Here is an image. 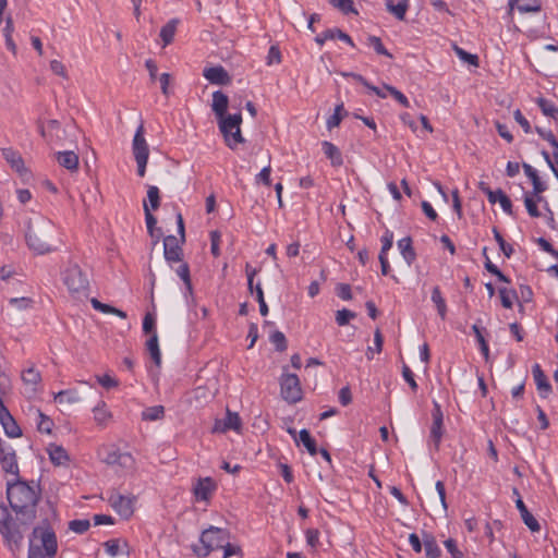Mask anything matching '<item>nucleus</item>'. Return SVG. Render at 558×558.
Returning a JSON list of instances; mask_svg holds the SVG:
<instances>
[{
    "label": "nucleus",
    "instance_id": "338daca9",
    "mask_svg": "<svg viewBox=\"0 0 558 558\" xmlns=\"http://www.w3.org/2000/svg\"><path fill=\"white\" fill-rule=\"evenodd\" d=\"M402 376H403L404 380L409 384L411 389L413 391H416L417 390V384H416V381L414 379V374L411 371V368L408 365H405V364L402 367Z\"/></svg>",
    "mask_w": 558,
    "mask_h": 558
},
{
    "label": "nucleus",
    "instance_id": "20e7f679",
    "mask_svg": "<svg viewBox=\"0 0 558 558\" xmlns=\"http://www.w3.org/2000/svg\"><path fill=\"white\" fill-rule=\"evenodd\" d=\"M28 524H22V520L14 521L4 505H0V534L4 545L13 555L20 551L23 545V527Z\"/></svg>",
    "mask_w": 558,
    "mask_h": 558
},
{
    "label": "nucleus",
    "instance_id": "bb28decb",
    "mask_svg": "<svg viewBox=\"0 0 558 558\" xmlns=\"http://www.w3.org/2000/svg\"><path fill=\"white\" fill-rule=\"evenodd\" d=\"M50 461L54 465H64L69 461V456L65 449L62 446H58L54 444H50L47 448Z\"/></svg>",
    "mask_w": 558,
    "mask_h": 558
},
{
    "label": "nucleus",
    "instance_id": "c03bdc74",
    "mask_svg": "<svg viewBox=\"0 0 558 558\" xmlns=\"http://www.w3.org/2000/svg\"><path fill=\"white\" fill-rule=\"evenodd\" d=\"M148 206L150 210H157L160 206L159 189L155 185H149L147 190Z\"/></svg>",
    "mask_w": 558,
    "mask_h": 558
},
{
    "label": "nucleus",
    "instance_id": "49530a36",
    "mask_svg": "<svg viewBox=\"0 0 558 558\" xmlns=\"http://www.w3.org/2000/svg\"><path fill=\"white\" fill-rule=\"evenodd\" d=\"M143 208H144V213H145V221H146L147 231L150 236H154V231H156L158 229V228H156L157 219L151 214V210L149 209V206L146 201H144V203H143Z\"/></svg>",
    "mask_w": 558,
    "mask_h": 558
},
{
    "label": "nucleus",
    "instance_id": "473e14b6",
    "mask_svg": "<svg viewBox=\"0 0 558 558\" xmlns=\"http://www.w3.org/2000/svg\"><path fill=\"white\" fill-rule=\"evenodd\" d=\"M299 442H301L311 456H316L318 449L315 439L311 436L307 429H302L299 433Z\"/></svg>",
    "mask_w": 558,
    "mask_h": 558
},
{
    "label": "nucleus",
    "instance_id": "4468645a",
    "mask_svg": "<svg viewBox=\"0 0 558 558\" xmlns=\"http://www.w3.org/2000/svg\"><path fill=\"white\" fill-rule=\"evenodd\" d=\"M216 489L217 484L211 477H201L193 486V494L196 500L208 501Z\"/></svg>",
    "mask_w": 558,
    "mask_h": 558
},
{
    "label": "nucleus",
    "instance_id": "9b49d317",
    "mask_svg": "<svg viewBox=\"0 0 558 558\" xmlns=\"http://www.w3.org/2000/svg\"><path fill=\"white\" fill-rule=\"evenodd\" d=\"M37 129L43 138L49 145H61L62 134L64 131L58 120H49L47 124L38 121Z\"/></svg>",
    "mask_w": 558,
    "mask_h": 558
},
{
    "label": "nucleus",
    "instance_id": "a19ab883",
    "mask_svg": "<svg viewBox=\"0 0 558 558\" xmlns=\"http://www.w3.org/2000/svg\"><path fill=\"white\" fill-rule=\"evenodd\" d=\"M424 549H425V554L428 558H438L441 553L435 538L430 535H426L424 537Z\"/></svg>",
    "mask_w": 558,
    "mask_h": 558
},
{
    "label": "nucleus",
    "instance_id": "7c9ffc66",
    "mask_svg": "<svg viewBox=\"0 0 558 558\" xmlns=\"http://www.w3.org/2000/svg\"><path fill=\"white\" fill-rule=\"evenodd\" d=\"M533 377L536 383L537 389L541 392H544L545 396L548 395L550 392L551 387L538 364H535L533 366Z\"/></svg>",
    "mask_w": 558,
    "mask_h": 558
},
{
    "label": "nucleus",
    "instance_id": "bf43d9fd",
    "mask_svg": "<svg viewBox=\"0 0 558 558\" xmlns=\"http://www.w3.org/2000/svg\"><path fill=\"white\" fill-rule=\"evenodd\" d=\"M493 233H494V236H495V240L497 241L500 250L502 251V253L507 256V257H510L511 254L513 253V248L510 244H508L504 238L501 236V234L499 233V231L495 228L493 229Z\"/></svg>",
    "mask_w": 558,
    "mask_h": 558
},
{
    "label": "nucleus",
    "instance_id": "052dcab7",
    "mask_svg": "<svg viewBox=\"0 0 558 558\" xmlns=\"http://www.w3.org/2000/svg\"><path fill=\"white\" fill-rule=\"evenodd\" d=\"M143 331L147 335H153L156 331V318L151 313H146L143 319Z\"/></svg>",
    "mask_w": 558,
    "mask_h": 558
},
{
    "label": "nucleus",
    "instance_id": "f03ea898",
    "mask_svg": "<svg viewBox=\"0 0 558 558\" xmlns=\"http://www.w3.org/2000/svg\"><path fill=\"white\" fill-rule=\"evenodd\" d=\"M58 551V541L53 529L45 520L35 526L28 538L27 558H54Z\"/></svg>",
    "mask_w": 558,
    "mask_h": 558
},
{
    "label": "nucleus",
    "instance_id": "680f3d73",
    "mask_svg": "<svg viewBox=\"0 0 558 558\" xmlns=\"http://www.w3.org/2000/svg\"><path fill=\"white\" fill-rule=\"evenodd\" d=\"M9 304L22 311L31 308L34 304V301L29 298H12L9 300Z\"/></svg>",
    "mask_w": 558,
    "mask_h": 558
},
{
    "label": "nucleus",
    "instance_id": "0eeeda50",
    "mask_svg": "<svg viewBox=\"0 0 558 558\" xmlns=\"http://www.w3.org/2000/svg\"><path fill=\"white\" fill-rule=\"evenodd\" d=\"M62 280L72 294H81L88 289V278L77 264H69L62 271Z\"/></svg>",
    "mask_w": 558,
    "mask_h": 558
},
{
    "label": "nucleus",
    "instance_id": "f257e3e1",
    "mask_svg": "<svg viewBox=\"0 0 558 558\" xmlns=\"http://www.w3.org/2000/svg\"><path fill=\"white\" fill-rule=\"evenodd\" d=\"M7 497L12 510L22 524H31L36 518V508L40 497V488L34 481L26 482L17 478L8 482Z\"/></svg>",
    "mask_w": 558,
    "mask_h": 558
},
{
    "label": "nucleus",
    "instance_id": "2f4dec72",
    "mask_svg": "<svg viewBox=\"0 0 558 558\" xmlns=\"http://www.w3.org/2000/svg\"><path fill=\"white\" fill-rule=\"evenodd\" d=\"M146 348L156 364V366H160L161 364V353L158 344V335L154 332L146 342Z\"/></svg>",
    "mask_w": 558,
    "mask_h": 558
},
{
    "label": "nucleus",
    "instance_id": "6e6d98bb",
    "mask_svg": "<svg viewBox=\"0 0 558 558\" xmlns=\"http://www.w3.org/2000/svg\"><path fill=\"white\" fill-rule=\"evenodd\" d=\"M38 417H39V421L37 423V429L40 433L50 434L51 433V428L53 426V422L48 416L43 414L40 411H38Z\"/></svg>",
    "mask_w": 558,
    "mask_h": 558
},
{
    "label": "nucleus",
    "instance_id": "09e8293b",
    "mask_svg": "<svg viewBox=\"0 0 558 558\" xmlns=\"http://www.w3.org/2000/svg\"><path fill=\"white\" fill-rule=\"evenodd\" d=\"M270 342L276 347V350L283 352L287 350V339L283 332L276 330L270 335Z\"/></svg>",
    "mask_w": 558,
    "mask_h": 558
},
{
    "label": "nucleus",
    "instance_id": "dca6fc26",
    "mask_svg": "<svg viewBox=\"0 0 558 558\" xmlns=\"http://www.w3.org/2000/svg\"><path fill=\"white\" fill-rule=\"evenodd\" d=\"M203 76L209 83L215 85L225 86L231 83V76L221 65L205 68L203 71Z\"/></svg>",
    "mask_w": 558,
    "mask_h": 558
},
{
    "label": "nucleus",
    "instance_id": "e2e57ef3",
    "mask_svg": "<svg viewBox=\"0 0 558 558\" xmlns=\"http://www.w3.org/2000/svg\"><path fill=\"white\" fill-rule=\"evenodd\" d=\"M387 92L392 96L401 106L408 108L410 106L409 100L404 94L395 88L393 86L385 85Z\"/></svg>",
    "mask_w": 558,
    "mask_h": 558
},
{
    "label": "nucleus",
    "instance_id": "f3484780",
    "mask_svg": "<svg viewBox=\"0 0 558 558\" xmlns=\"http://www.w3.org/2000/svg\"><path fill=\"white\" fill-rule=\"evenodd\" d=\"M480 189L487 195L488 197V201L492 203V204H495L496 202H499L502 209L508 213V214H511L512 210V205H511V201L510 198L501 191V190H497V191H492L485 183H480Z\"/></svg>",
    "mask_w": 558,
    "mask_h": 558
},
{
    "label": "nucleus",
    "instance_id": "6e6552de",
    "mask_svg": "<svg viewBox=\"0 0 558 558\" xmlns=\"http://www.w3.org/2000/svg\"><path fill=\"white\" fill-rule=\"evenodd\" d=\"M281 397L289 403H296L302 399L300 379L295 374H283L280 378Z\"/></svg>",
    "mask_w": 558,
    "mask_h": 558
},
{
    "label": "nucleus",
    "instance_id": "423d86ee",
    "mask_svg": "<svg viewBox=\"0 0 558 558\" xmlns=\"http://www.w3.org/2000/svg\"><path fill=\"white\" fill-rule=\"evenodd\" d=\"M218 128L223 135L227 146L231 149H235L239 144L245 142L241 133L242 114L236 112L233 114L226 113L222 117L216 118Z\"/></svg>",
    "mask_w": 558,
    "mask_h": 558
},
{
    "label": "nucleus",
    "instance_id": "a878e982",
    "mask_svg": "<svg viewBox=\"0 0 558 558\" xmlns=\"http://www.w3.org/2000/svg\"><path fill=\"white\" fill-rule=\"evenodd\" d=\"M409 0H399L398 3H395L393 0L386 1L387 11L400 21H403L405 19V14L407 11L409 10Z\"/></svg>",
    "mask_w": 558,
    "mask_h": 558
},
{
    "label": "nucleus",
    "instance_id": "c85d7f7f",
    "mask_svg": "<svg viewBox=\"0 0 558 558\" xmlns=\"http://www.w3.org/2000/svg\"><path fill=\"white\" fill-rule=\"evenodd\" d=\"M456 54L459 59L468 64L470 73H475L480 66V58L477 54L470 53L458 46H456Z\"/></svg>",
    "mask_w": 558,
    "mask_h": 558
},
{
    "label": "nucleus",
    "instance_id": "603ef678",
    "mask_svg": "<svg viewBox=\"0 0 558 558\" xmlns=\"http://www.w3.org/2000/svg\"><path fill=\"white\" fill-rule=\"evenodd\" d=\"M356 317V314L350 310L343 308L340 311H337L336 313V323L339 326H345L349 324L351 319H354Z\"/></svg>",
    "mask_w": 558,
    "mask_h": 558
},
{
    "label": "nucleus",
    "instance_id": "ddd939ff",
    "mask_svg": "<svg viewBox=\"0 0 558 558\" xmlns=\"http://www.w3.org/2000/svg\"><path fill=\"white\" fill-rule=\"evenodd\" d=\"M181 240L174 235H167L163 239V256L168 263L181 262L183 250Z\"/></svg>",
    "mask_w": 558,
    "mask_h": 558
},
{
    "label": "nucleus",
    "instance_id": "cd10ccee",
    "mask_svg": "<svg viewBox=\"0 0 558 558\" xmlns=\"http://www.w3.org/2000/svg\"><path fill=\"white\" fill-rule=\"evenodd\" d=\"M397 244L407 264L411 265L416 258L415 251L412 246V239L410 236L402 238L398 241Z\"/></svg>",
    "mask_w": 558,
    "mask_h": 558
},
{
    "label": "nucleus",
    "instance_id": "c9c22d12",
    "mask_svg": "<svg viewBox=\"0 0 558 558\" xmlns=\"http://www.w3.org/2000/svg\"><path fill=\"white\" fill-rule=\"evenodd\" d=\"M432 301L435 304L441 319H445L447 313L446 301L441 294L439 287H435L432 291Z\"/></svg>",
    "mask_w": 558,
    "mask_h": 558
},
{
    "label": "nucleus",
    "instance_id": "79ce46f5",
    "mask_svg": "<svg viewBox=\"0 0 558 558\" xmlns=\"http://www.w3.org/2000/svg\"><path fill=\"white\" fill-rule=\"evenodd\" d=\"M163 415L165 408L162 405L149 407L142 412V418L144 421H157L162 418Z\"/></svg>",
    "mask_w": 558,
    "mask_h": 558
},
{
    "label": "nucleus",
    "instance_id": "4c0bfd02",
    "mask_svg": "<svg viewBox=\"0 0 558 558\" xmlns=\"http://www.w3.org/2000/svg\"><path fill=\"white\" fill-rule=\"evenodd\" d=\"M178 20L173 19L163 25L160 29V37L165 45H169L174 37Z\"/></svg>",
    "mask_w": 558,
    "mask_h": 558
},
{
    "label": "nucleus",
    "instance_id": "774afa93",
    "mask_svg": "<svg viewBox=\"0 0 558 558\" xmlns=\"http://www.w3.org/2000/svg\"><path fill=\"white\" fill-rule=\"evenodd\" d=\"M105 550L106 553L111 556V557H116L119 555L120 553V546H119V542L118 539H109L107 541L105 544Z\"/></svg>",
    "mask_w": 558,
    "mask_h": 558
},
{
    "label": "nucleus",
    "instance_id": "3c124183",
    "mask_svg": "<svg viewBox=\"0 0 558 558\" xmlns=\"http://www.w3.org/2000/svg\"><path fill=\"white\" fill-rule=\"evenodd\" d=\"M537 104L545 116L551 117L554 119L558 118V108H556L553 104L544 98H538Z\"/></svg>",
    "mask_w": 558,
    "mask_h": 558
},
{
    "label": "nucleus",
    "instance_id": "2eb2a0df",
    "mask_svg": "<svg viewBox=\"0 0 558 558\" xmlns=\"http://www.w3.org/2000/svg\"><path fill=\"white\" fill-rule=\"evenodd\" d=\"M132 148L135 160H148L149 149L144 137L143 124H141L135 132Z\"/></svg>",
    "mask_w": 558,
    "mask_h": 558
},
{
    "label": "nucleus",
    "instance_id": "864d4df0",
    "mask_svg": "<svg viewBox=\"0 0 558 558\" xmlns=\"http://www.w3.org/2000/svg\"><path fill=\"white\" fill-rule=\"evenodd\" d=\"M499 295L502 306L506 308H511L513 305V299L517 298L515 292L508 290L507 288H500Z\"/></svg>",
    "mask_w": 558,
    "mask_h": 558
},
{
    "label": "nucleus",
    "instance_id": "13d9d810",
    "mask_svg": "<svg viewBox=\"0 0 558 558\" xmlns=\"http://www.w3.org/2000/svg\"><path fill=\"white\" fill-rule=\"evenodd\" d=\"M281 62V52L278 46L272 45L268 50V54L266 57V64H279Z\"/></svg>",
    "mask_w": 558,
    "mask_h": 558
},
{
    "label": "nucleus",
    "instance_id": "a18cd8bd",
    "mask_svg": "<svg viewBox=\"0 0 558 558\" xmlns=\"http://www.w3.org/2000/svg\"><path fill=\"white\" fill-rule=\"evenodd\" d=\"M177 275L183 280L186 291L191 294L192 293V282H191V275H190V267L186 263H182L177 269Z\"/></svg>",
    "mask_w": 558,
    "mask_h": 558
},
{
    "label": "nucleus",
    "instance_id": "c756f323",
    "mask_svg": "<svg viewBox=\"0 0 558 558\" xmlns=\"http://www.w3.org/2000/svg\"><path fill=\"white\" fill-rule=\"evenodd\" d=\"M94 420L100 426H106L111 420V413L108 411L106 402L100 400L93 409Z\"/></svg>",
    "mask_w": 558,
    "mask_h": 558
},
{
    "label": "nucleus",
    "instance_id": "6ab92c4d",
    "mask_svg": "<svg viewBox=\"0 0 558 558\" xmlns=\"http://www.w3.org/2000/svg\"><path fill=\"white\" fill-rule=\"evenodd\" d=\"M241 428V418L236 412L227 410L223 421H216L214 430L226 432L229 429L239 430Z\"/></svg>",
    "mask_w": 558,
    "mask_h": 558
},
{
    "label": "nucleus",
    "instance_id": "de8ad7c7",
    "mask_svg": "<svg viewBox=\"0 0 558 558\" xmlns=\"http://www.w3.org/2000/svg\"><path fill=\"white\" fill-rule=\"evenodd\" d=\"M367 45L372 47L376 53L392 58V54L384 47L381 40L377 36H368Z\"/></svg>",
    "mask_w": 558,
    "mask_h": 558
},
{
    "label": "nucleus",
    "instance_id": "a211bd4d",
    "mask_svg": "<svg viewBox=\"0 0 558 558\" xmlns=\"http://www.w3.org/2000/svg\"><path fill=\"white\" fill-rule=\"evenodd\" d=\"M336 38L344 41L345 44L350 45L351 47H355L352 38L347 33L342 32L339 28H329V29L325 31L323 34L317 35L315 37V41L319 46H323L326 43V40L336 39Z\"/></svg>",
    "mask_w": 558,
    "mask_h": 558
},
{
    "label": "nucleus",
    "instance_id": "7ed1b4c3",
    "mask_svg": "<svg viewBox=\"0 0 558 558\" xmlns=\"http://www.w3.org/2000/svg\"><path fill=\"white\" fill-rule=\"evenodd\" d=\"M54 232V226L49 220L40 219L31 223L25 234L28 247L37 254L51 252L53 250L51 240Z\"/></svg>",
    "mask_w": 558,
    "mask_h": 558
},
{
    "label": "nucleus",
    "instance_id": "72a5a7b5",
    "mask_svg": "<svg viewBox=\"0 0 558 558\" xmlns=\"http://www.w3.org/2000/svg\"><path fill=\"white\" fill-rule=\"evenodd\" d=\"M0 423H1V425L4 429V433L8 437L15 438V437H20L22 435V430L12 415L8 416Z\"/></svg>",
    "mask_w": 558,
    "mask_h": 558
},
{
    "label": "nucleus",
    "instance_id": "5fc2aeb1",
    "mask_svg": "<svg viewBox=\"0 0 558 558\" xmlns=\"http://www.w3.org/2000/svg\"><path fill=\"white\" fill-rule=\"evenodd\" d=\"M221 548L223 549V558H230L232 556L243 557V550L239 545L231 544L227 541Z\"/></svg>",
    "mask_w": 558,
    "mask_h": 558
},
{
    "label": "nucleus",
    "instance_id": "0e129e2a",
    "mask_svg": "<svg viewBox=\"0 0 558 558\" xmlns=\"http://www.w3.org/2000/svg\"><path fill=\"white\" fill-rule=\"evenodd\" d=\"M271 167L268 165L264 167L260 172L255 177L256 183H263L267 186L271 184L270 180Z\"/></svg>",
    "mask_w": 558,
    "mask_h": 558
},
{
    "label": "nucleus",
    "instance_id": "58836bf2",
    "mask_svg": "<svg viewBox=\"0 0 558 558\" xmlns=\"http://www.w3.org/2000/svg\"><path fill=\"white\" fill-rule=\"evenodd\" d=\"M54 400L59 403H76L81 401L78 392L73 389L61 390L54 396Z\"/></svg>",
    "mask_w": 558,
    "mask_h": 558
},
{
    "label": "nucleus",
    "instance_id": "37998d69",
    "mask_svg": "<svg viewBox=\"0 0 558 558\" xmlns=\"http://www.w3.org/2000/svg\"><path fill=\"white\" fill-rule=\"evenodd\" d=\"M329 3L341 11L343 14H359L357 10L354 8L353 0H328Z\"/></svg>",
    "mask_w": 558,
    "mask_h": 558
},
{
    "label": "nucleus",
    "instance_id": "4be33fe9",
    "mask_svg": "<svg viewBox=\"0 0 558 558\" xmlns=\"http://www.w3.org/2000/svg\"><path fill=\"white\" fill-rule=\"evenodd\" d=\"M228 105L229 98L225 93L221 90H216L213 93L211 110L216 118L222 117L227 113Z\"/></svg>",
    "mask_w": 558,
    "mask_h": 558
},
{
    "label": "nucleus",
    "instance_id": "69168bd1",
    "mask_svg": "<svg viewBox=\"0 0 558 558\" xmlns=\"http://www.w3.org/2000/svg\"><path fill=\"white\" fill-rule=\"evenodd\" d=\"M305 537L307 545L315 548L319 543V531L317 529H308L305 532Z\"/></svg>",
    "mask_w": 558,
    "mask_h": 558
},
{
    "label": "nucleus",
    "instance_id": "4d7b16f0",
    "mask_svg": "<svg viewBox=\"0 0 558 558\" xmlns=\"http://www.w3.org/2000/svg\"><path fill=\"white\" fill-rule=\"evenodd\" d=\"M135 460L129 452H121V454L118 457V463L120 468L123 470H132L134 468Z\"/></svg>",
    "mask_w": 558,
    "mask_h": 558
},
{
    "label": "nucleus",
    "instance_id": "f704fd0d",
    "mask_svg": "<svg viewBox=\"0 0 558 558\" xmlns=\"http://www.w3.org/2000/svg\"><path fill=\"white\" fill-rule=\"evenodd\" d=\"M523 169H524L525 174L533 182L534 194L537 195V194L544 192L546 187H545L544 183L541 181L539 177L537 175L536 170L527 163H523Z\"/></svg>",
    "mask_w": 558,
    "mask_h": 558
},
{
    "label": "nucleus",
    "instance_id": "ea45409f",
    "mask_svg": "<svg viewBox=\"0 0 558 558\" xmlns=\"http://www.w3.org/2000/svg\"><path fill=\"white\" fill-rule=\"evenodd\" d=\"M3 156L5 160L14 168L16 171H21L24 162L21 155L14 151L11 148L3 149Z\"/></svg>",
    "mask_w": 558,
    "mask_h": 558
},
{
    "label": "nucleus",
    "instance_id": "412c9836",
    "mask_svg": "<svg viewBox=\"0 0 558 558\" xmlns=\"http://www.w3.org/2000/svg\"><path fill=\"white\" fill-rule=\"evenodd\" d=\"M22 380L27 390L32 393L36 392L41 381L40 373L34 367H28L22 373Z\"/></svg>",
    "mask_w": 558,
    "mask_h": 558
},
{
    "label": "nucleus",
    "instance_id": "393cba45",
    "mask_svg": "<svg viewBox=\"0 0 558 558\" xmlns=\"http://www.w3.org/2000/svg\"><path fill=\"white\" fill-rule=\"evenodd\" d=\"M517 508L521 513V518L525 525L532 531V532H538L541 530V525L538 521L533 517L532 513L527 510L526 506L524 505L523 500L521 498L517 499L515 501Z\"/></svg>",
    "mask_w": 558,
    "mask_h": 558
},
{
    "label": "nucleus",
    "instance_id": "8fccbe9b",
    "mask_svg": "<svg viewBox=\"0 0 558 558\" xmlns=\"http://www.w3.org/2000/svg\"><path fill=\"white\" fill-rule=\"evenodd\" d=\"M89 526L90 522L87 519H76L69 522V529L76 534L85 533Z\"/></svg>",
    "mask_w": 558,
    "mask_h": 558
},
{
    "label": "nucleus",
    "instance_id": "b1692460",
    "mask_svg": "<svg viewBox=\"0 0 558 558\" xmlns=\"http://www.w3.org/2000/svg\"><path fill=\"white\" fill-rule=\"evenodd\" d=\"M323 151L326 157L330 160L331 166L340 167L343 165V157L340 149L332 143L324 141L322 143Z\"/></svg>",
    "mask_w": 558,
    "mask_h": 558
},
{
    "label": "nucleus",
    "instance_id": "1a4fd4ad",
    "mask_svg": "<svg viewBox=\"0 0 558 558\" xmlns=\"http://www.w3.org/2000/svg\"><path fill=\"white\" fill-rule=\"evenodd\" d=\"M434 409L432 411L433 423L430 426L428 445L430 448L438 449L444 435V413L440 404L434 400Z\"/></svg>",
    "mask_w": 558,
    "mask_h": 558
},
{
    "label": "nucleus",
    "instance_id": "f8f14e48",
    "mask_svg": "<svg viewBox=\"0 0 558 558\" xmlns=\"http://www.w3.org/2000/svg\"><path fill=\"white\" fill-rule=\"evenodd\" d=\"M0 463L5 473L19 475V465L14 449L0 440Z\"/></svg>",
    "mask_w": 558,
    "mask_h": 558
},
{
    "label": "nucleus",
    "instance_id": "e433bc0d",
    "mask_svg": "<svg viewBox=\"0 0 558 558\" xmlns=\"http://www.w3.org/2000/svg\"><path fill=\"white\" fill-rule=\"evenodd\" d=\"M345 114H347V111L344 109L343 104L341 102V104L337 105L335 108L333 114L327 119V122H326L327 129L332 130L333 128L339 126V124L341 123V121L343 119V116H345Z\"/></svg>",
    "mask_w": 558,
    "mask_h": 558
},
{
    "label": "nucleus",
    "instance_id": "9d476101",
    "mask_svg": "<svg viewBox=\"0 0 558 558\" xmlns=\"http://www.w3.org/2000/svg\"><path fill=\"white\" fill-rule=\"evenodd\" d=\"M135 497L124 496L116 490H111L108 496V502L113 510L124 519H129L134 512Z\"/></svg>",
    "mask_w": 558,
    "mask_h": 558
},
{
    "label": "nucleus",
    "instance_id": "aec40b11",
    "mask_svg": "<svg viewBox=\"0 0 558 558\" xmlns=\"http://www.w3.org/2000/svg\"><path fill=\"white\" fill-rule=\"evenodd\" d=\"M514 8L521 13L538 12L541 3L538 0H509V15H512Z\"/></svg>",
    "mask_w": 558,
    "mask_h": 558
},
{
    "label": "nucleus",
    "instance_id": "39448f33",
    "mask_svg": "<svg viewBox=\"0 0 558 558\" xmlns=\"http://www.w3.org/2000/svg\"><path fill=\"white\" fill-rule=\"evenodd\" d=\"M229 538L230 532L227 529L210 525L201 533L199 545H193L192 549L197 557L206 558L211 551L221 548Z\"/></svg>",
    "mask_w": 558,
    "mask_h": 558
},
{
    "label": "nucleus",
    "instance_id": "5701e85b",
    "mask_svg": "<svg viewBox=\"0 0 558 558\" xmlns=\"http://www.w3.org/2000/svg\"><path fill=\"white\" fill-rule=\"evenodd\" d=\"M56 158L61 167L70 171L76 170L78 167V156L73 150L58 151Z\"/></svg>",
    "mask_w": 558,
    "mask_h": 558
}]
</instances>
